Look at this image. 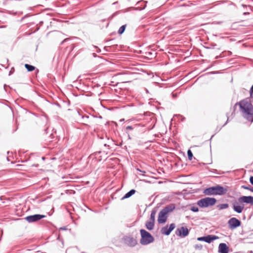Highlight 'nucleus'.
<instances>
[{
  "label": "nucleus",
  "mask_w": 253,
  "mask_h": 253,
  "mask_svg": "<svg viewBox=\"0 0 253 253\" xmlns=\"http://www.w3.org/2000/svg\"><path fill=\"white\" fill-rule=\"evenodd\" d=\"M137 125L139 126H147L146 124H143V123L139 124Z\"/></svg>",
  "instance_id": "nucleus-26"
},
{
  "label": "nucleus",
  "mask_w": 253,
  "mask_h": 253,
  "mask_svg": "<svg viewBox=\"0 0 253 253\" xmlns=\"http://www.w3.org/2000/svg\"><path fill=\"white\" fill-rule=\"evenodd\" d=\"M239 104L240 111L243 116L248 121L253 122V106L247 99H244L239 103H237L236 105Z\"/></svg>",
  "instance_id": "nucleus-1"
},
{
  "label": "nucleus",
  "mask_w": 253,
  "mask_h": 253,
  "mask_svg": "<svg viewBox=\"0 0 253 253\" xmlns=\"http://www.w3.org/2000/svg\"><path fill=\"white\" fill-rule=\"evenodd\" d=\"M145 6H146V5H145V6H144L143 8H141V9H144V8H145Z\"/></svg>",
  "instance_id": "nucleus-31"
},
{
  "label": "nucleus",
  "mask_w": 253,
  "mask_h": 253,
  "mask_svg": "<svg viewBox=\"0 0 253 253\" xmlns=\"http://www.w3.org/2000/svg\"><path fill=\"white\" fill-rule=\"evenodd\" d=\"M218 252L219 253H228L229 248L225 243H220L218 246Z\"/></svg>",
  "instance_id": "nucleus-13"
},
{
  "label": "nucleus",
  "mask_w": 253,
  "mask_h": 253,
  "mask_svg": "<svg viewBox=\"0 0 253 253\" xmlns=\"http://www.w3.org/2000/svg\"><path fill=\"white\" fill-rule=\"evenodd\" d=\"M125 29H126V25H123V26H122L119 28V30H118V33H119V34H122L124 32V31H125Z\"/></svg>",
  "instance_id": "nucleus-19"
},
{
  "label": "nucleus",
  "mask_w": 253,
  "mask_h": 253,
  "mask_svg": "<svg viewBox=\"0 0 253 253\" xmlns=\"http://www.w3.org/2000/svg\"><path fill=\"white\" fill-rule=\"evenodd\" d=\"M228 224L231 229H234L240 226L241 221L235 217H232L228 220Z\"/></svg>",
  "instance_id": "nucleus-7"
},
{
  "label": "nucleus",
  "mask_w": 253,
  "mask_h": 253,
  "mask_svg": "<svg viewBox=\"0 0 253 253\" xmlns=\"http://www.w3.org/2000/svg\"><path fill=\"white\" fill-rule=\"evenodd\" d=\"M126 129L132 130V129H133V127L131 126H126Z\"/></svg>",
  "instance_id": "nucleus-27"
},
{
  "label": "nucleus",
  "mask_w": 253,
  "mask_h": 253,
  "mask_svg": "<svg viewBox=\"0 0 253 253\" xmlns=\"http://www.w3.org/2000/svg\"><path fill=\"white\" fill-rule=\"evenodd\" d=\"M188 157L189 160H191L193 158V154L190 150H188L187 151Z\"/></svg>",
  "instance_id": "nucleus-21"
},
{
  "label": "nucleus",
  "mask_w": 253,
  "mask_h": 253,
  "mask_svg": "<svg viewBox=\"0 0 253 253\" xmlns=\"http://www.w3.org/2000/svg\"><path fill=\"white\" fill-rule=\"evenodd\" d=\"M141 234V239L140 243L142 245H147L152 243L154 241V237L144 229H141L140 230Z\"/></svg>",
  "instance_id": "nucleus-4"
},
{
  "label": "nucleus",
  "mask_w": 253,
  "mask_h": 253,
  "mask_svg": "<svg viewBox=\"0 0 253 253\" xmlns=\"http://www.w3.org/2000/svg\"><path fill=\"white\" fill-rule=\"evenodd\" d=\"M190 210L193 212H197L199 211V209L197 206H192L191 207Z\"/></svg>",
  "instance_id": "nucleus-22"
},
{
  "label": "nucleus",
  "mask_w": 253,
  "mask_h": 253,
  "mask_svg": "<svg viewBox=\"0 0 253 253\" xmlns=\"http://www.w3.org/2000/svg\"><path fill=\"white\" fill-rule=\"evenodd\" d=\"M238 201L240 204L246 203L253 205V197L252 196H242L238 198Z\"/></svg>",
  "instance_id": "nucleus-10"
},
{
  "label": "nucleus",
  "mask_w": 253,
  "mask_h": 253,
  "mask_svg": "<svg viewBox=\"0 0 253 253\" xmlns=\"http://www.w3.org/2000/svg\"><path fill=\"white\" fill-rule=\"evenodd\" d=\"M175 227V225L174 223L170 224L169 226L166 225L162 228L161 233L163 235H169L171 232L174 229Z\"/></svg>",
  "instance_id": "nucleus-9"
},
{
  "label": "nucleus",
  "mask_w": 253,
  "mask_h": 253,
  "mask_svg": "<svg viewBox=\"0 0 253 253\" xmlns=\"http://www.w3.org/2000/svg\"><path fill=\"white\" fill-rule=\"evenodd\" d=\"M154 222L150 220L147 221L145 224L146 228L149 230H153L154 227Z\"/></svg>",
  "instance_id": "nucleus-15"
},
{
  "label": "nucleus",
  "mask_w": 253,
  "mask_h": 253,
  "mask_svg": "<svg viewBox=\"0 0 253 253\" xmlns=\"http://www.w3.org/2000/svg\"><path fill=\"white\" fill-rule=\"evenodd\" d=\"M13 73V71H12V69L11 70V71L9 72V75H11Z\"/></svg>",
  "instance_id": "nucleus-30"
},
{
  "label": "nucleus",
  "mask_w": 253,
  "mask_h": 253,
  "mask_svg": "<svg viewBox=\"0 0 253 253\" xmlns=\"http://www.w3.org/2000/svg\"><path fill=\"white\" fill-rule=\"evenodd\" d=\"M45 216L42 214H34L29 215L25 217V219L29 223L34 222L38 221L42 218L45 217Z\"/></svg>",
  "instance_id": "nucleus-8"
},
{
  "label": "nucleus",
  "mask_w": 253,
  "mask_h": 253,
  "mask_svg": "<svg viewBox=\"0 0 253 253\" xmlns=\"http://www.w3.org/2000/svg\"><path fill=\"white\" fill-rule=\"evenodd\" d=\"M176 234L177 236L185 237L189 234V230L187 227L182 226L176 229Z\"/></svg>",
  "instance_id": "nucleus-11"
},
{
  "label": "nucleus",
  "mask_w": 253,
  "mask_h": 253,
  "mask_svg": "<svg viewBox=\"0 0 253 253\" xmlns=\"http://www.w3.org/2000/svg\"><path fill=\"white\" fill-rule=\"evenodd\" d=\"M239 202L234 203L233 204V209L235 212L240 213L243 211L244 206V205H239Z\"/></svg>",
  "instance_id": "nucleus-12"
},
{
  "label": "nucleus",
  "mask_w": 253,
  "mask_h": 253,
  "mask_svg": "<svg viewBox=\"0 0 253 253\" xmlns=\"http://www.w3.org/2000/svg\"><path fill=\"white\" fill-rule=\"evenodd\" d=\"M25 67L29 72L33 71L35 69V67L34 66L28 64H25Z\"/></svg>",
  "instance_id": "nucleus-17"
},
{
  "label": "nucleus",
  "mask_w": 253,
  "mask_h": 253,
  "mask_svg": "<svg viewBox=\"0 0 253 253\" xmlns=\"http://www.w3.org/2000/svg\"><path fill=\"white\" fill-rule=\"evenodd\" d=\"M155 214H156L155 211H153L151 212V215H150V221H152L153 222H155Z\"/></svg>",
  "instance_id": "nucleus-20"
},
{
  "label": "nucleus",
  "mask_w": 253,
  "mask_h": 253,
  "mask_svg": "<svg viewBox=\"0 0 253 253\" xmlns=\"http://www.w3.org/2000/svg\"><path fill=\"white\" fill-rule=\"evenodd\" d=\"M135 193V190L134 189H132L130 190L129 192L126 193L124 196L122 198V200L125 199H127L131 197L132 195H133Z\"/></svg>",
  "instance_id": "nucleus-16"
},
{
  "label": "nucleus",
  "mask_w": 253,
  "mask_h": 253,
  "mask_svg": "<svg viewBox=\"0 0 253 253\" xmlns=\"http://www.w3.org/2000/svg\"><path fill=\"white\" fill-rule=\"evenodd\" d=\"M243 188H244V189H249V190H250V188L249 187H246V186H243Z\"/></svg>",
  "instance_id": "nucleus-29"
},
{
  "label": "nucleus",
  "mask_w": 253,
  "mask_h": 253,
  "mask_svg": "<svg viewBox=\"0 0 253 253\" xmlns=\"http://www.w3.org/2000/svg\"><path fill=\"white\" fill-rule=\"evenodd\" d=\"M202 246L201 245L197 244L194 246V248L196 250H201L202 249Z\"/></svg>",
  "instance_id": "nucleus-23"
},
{
  "label": "nucleus",
  "mask_w": 253,
  "mask_h": 253,
  "mask_svg": "<svg viewBox=\"0 0 253 253\" xmlns=\"http://www.w3.org/2000/svg\"><path fill=\"white\" fill-rule=\"evenodd\" d=\"M250 181L251 183L253 185V176L250 177Z\"/></svg>",
  "instance_id": "nucleus-28"
},
{
  "label": "nucleus",
  "mask_w": 253,
  "mask_h": 253,
  "mask_svg": "<svg viewBox=\"0 0 253 253\" xmlns=\"http://www.w3.org/2000/svg\"><path fill=\"white\" fill-rule=\"evenodd\" d=\"M216 202L214 198L206 197L199 200L197 205L201 208H207L213 206Z\"/></svg>",
  "instance_id": "nucleus-5"
},
{
  "label": "nucleus",
  "mask_w": 253,
  "mask_h": 253,
  "mask_svg": "<svg viewBox=\"0 0 253 253\" xmlns=\"http://www.w3.org/2000/svg\"><path fill=\"white\" fill-rule=\"evenodd\" d=\"M250 190L251 191H253V189H251V188H250Z\"/></svg>",
  "instance_id": "nucleus-33"
},
{
  "label": "nucleus",
  "mask_w": 253,
  "mask_h": 253,
  "mask_svg": "<svg viewBox=\"0 0 253 253\" xmlns=\"http://www.w3.org/2000/svg\"><path fill=\"white\" fill-rule=\"evenodd\" d=\"M219 239L218 236L212 235H209L208 236H205V241L204 242H207L208 243H211L214 240H217Z\"/></svg>",
  "instance_id": "nucleus-14"
},
{
  "label": "nucleus",
  "mask_w": 253,
  "mask_h": 253,
  "mask_svg": "<svg viewBox=\"0 0 253 253\" xmlns=\"http://www.w3.org/2000/svg\"><path fill=\"white\" fill-rule=\"evenodd\" d=\"M250 93L251 96H252V95L253 94V85H252V86L251 87V88L250 89Z\"/></svg>",
  "instance_id": "nucleus-25"
},
{
  "label": "nucleus",
  "mask_w": 253,
  "mask_h": 253,
  "mask_svg": "<svg viewBox=\"0 0 253 253\" xmlns=\"http://www.w3.org/2000/svg\"><path fill=\"white\" fill-rule=\"evenodd\" d=\"M197 240L199 241H205V236L199 237L197 238Z\"/></svg>",
  "instance_id": "nucleus-24"
},
{
  "label": "nucleus",
  "mask_w": 253,
  "mask_h": 253,
  "mask_svg": "<svg viewBox=\"0 0 253 253\" xmlns=\"http://www.w3.org/2000/svg\"><path fill=\"white\" fill-rule=\"evenodd\" d=\"M123 240L125 244L130 247H133L137 244V240L131 236H125L123 238Z\"/></svg>",
  "instance_id": "nucleus-6"
},
{
  "label": "nucleus",
  "mask_w": 253,
  "mask_h": 253,
  "mask_svg": "<svg viewBox=\"0 0 253 253\" xmlns=\"http://www.w3.org/2000/svg\"><path fill=\"white\" fill-rule=\"evenodd\" d=\"M175 205L173 204H171L162 209L159 213L158 218V223L160 224L165 223L167 219V214L172 211L173 210L175 209Z\"/></svg>",
  "instance_id": "nucleus-3"
},
{
  "label": "nucleus",
  "mask_w": 253,
  "mask_h": 253,
  "mask_svg": "<svg viewBox=\"0 0 253 253\" xmlns=\"http://www.w3.org/2000/svg\"><path fill=\"white\" fill-rule=\"evenodd\" d=\"M228 189L227 188L224 187L220 185H217L215 186L210 187L205 189L203 193L205 195L211 196V195H225Z\"/></svg>",
  "instance_id": "nucleus-2"
},
{
  "label": "nucleus",
  "mask_w": 253,
  "mask_h": 253,
  "mask_svg": "<svg viewBox=\"0 0 253 253\" xmlns=\"http://www.w3.org/2000/svg\"><path fill=\"white\" fill-rule=\"evenodd\" d=\"M250 190L251 191H253V189H251V188H250Z\"/></svg>",
  "instance_id": "nucleus-32"
},
{
  "label": "nucleus",
  "mask_w": 253,
  "mask_h": 253,
  "mask_svg": "<svg viewBox=\"0 0 253 253\" xmlns=\"http://www.w3.org/2000/svg\"><path fill=\"white\" fill-rule=\"evenodd\" d=\"M229 207V205L228 204H220V205H218L217 206V207L219 209V210H223V209H226L227 208H228Z\"/></svg>",
  "instance_id": "nucleus-18"
}]
</instances>
